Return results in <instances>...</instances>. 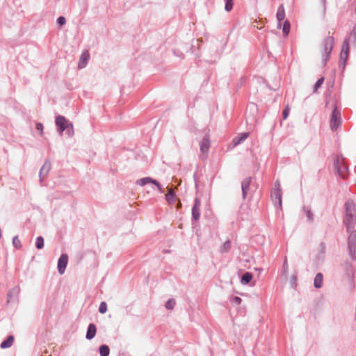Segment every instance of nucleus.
Instances as JSON below:
<instances>
[{
    "mask_svg": "<svg viewBox=\"0 0 356 356\" xmlns=\"http://www.w3.org/2000/svg\"><path fill=\"white\" fill-rule=\"evenodd\" d=\"M175 193L172 188H168V193L165 195V199L168 202H173L175 201Z\"/></svg>",
    "mask_w": 356,
    "mask_h": 356,
    "instance_id": "nucleus-24",
    "label": "nucleus"
},
{
    "mask_svg": "<svg viewBox=\"0 0 356 356\" xmlns=\"http://www.w3.org/2000/svg\"><path fill=\"white\" fill-rule=\"evenodd\" d=\"M284 267H286V268H287L286 261H284Z\"/></svg>",
    "mask_w": 356,
    "mask_h": 356,
    "instance_id": "nucleus-38",
    "label": "nucleus"
},
{
    "mask_svg": "<svg viewBox=\"0 0 356 356\" xmlns=\"http://www.w3.org/2000/svg\"><path fill=\"white\" fill-rule=\"evenodd\" d=\"M51 168V165L49 161H45L42 168H40L39 176L40 182H42L43 180L47 177L49 172Z\"/></svg>",
    "mask_w": 356,
    "mask_h": 356,
    "instance_id": "nucleus-10",
    "label": "nucleus"
},
{
    "mask_svg": "<svg viewBox=\"0 0 356 356\" xmlns=\"http://www.w3.org/2000/svg\"><path fill=\"white\" fill-rule=\"evenodd\" d=\"M282 190L279 181L275 182L274 188L271 192V198L276 206H282Z\"/></svg>",
    "mask_w": 356,
    "mask_h": 356,
    "instance_id": "nucleus-7",
    "label": "nucleus"
},
{
    "mask_svg": "<svg viewBox=\"0 0 356 356\" xmlns=\"http://www.w3.org/2000/svg\"><path fill=\"white\" fill-rule=\"evenodd\" d=\"M231 249L230 241H226L220 248L221 252H227Z\"/></svg>",
    "mask_w": 356,
    "mask_h": 356,
    "instance_id": "nucleus-25",
    "label": "nucleus"
},
{
    "mask_svg": "<svg viewBox=\"0 0 356 356\" xmlns=\"http://www.w3.org/2000/svg\"><path fill=\"white\" fill-rule=\"evenodd\" d=\"M56 124L58 128V131L60 135L63 134V131H66V134L69 137L73 136L74 131L73 124L69 122L64 116L58 115L56 118Z\"/></svg>",
    "mask_w": 356,
    "mask_h": 356,
    "instance_id": "nucleus-2",
    "label": "nucleus"
},
{
    "mask_svg": "<svg viewBox=\"0 0 356 356\" xmlns=\"http://www.w3.org/2000/svg\"><path fill=\"white\" fill-rule=\"evenodd\" d=\"M96 326L94 324L90 323L88 327L86 338L88 340L93 339L96 334Z\"/></svg>",
    "mask_w": 356,
    "mask_h": 356,
    "instance_id": "nucleus-16",
    "label": "nucleus"
},
{
    "mask_svg": "<svg viewBox=\"0 0 356 356\" xmlns=\"http://www.w3.org/2000/svg\"><path fill=\"white\" fill-rule=\"evenodd\" d=\"M149 183H152L153 184H154L160 193L163 192V190L161 184L156 180H154L150 177L142 178L137 181V184L140 186H145V184H149Z\"/></svg>",
    "mask_w": 356,
    "mask_h": 356,
    "instance_id": "nucleus-11",
    "label": "nucleus"
},
{
    "mask_svg": "<svg viewBox=\"0 0 356 356\" xmlns=\"http://www.w3.org/2000/svg\"><path fill=\"white\" fill-rule=\"evenodd\" d=\"M252 273L247 272V273H245L242 275L241 282L243 284H247L252 280Z\"/></svg>",
    "mask_w": 356,
    "mask_h": 356,
    "instance_id": "nucleus-21",
    "label": "nucleus"
},
{
    "mask_svg": "<svg viewBox=\"0 0 356 356\" xmlns=\"http://www.w3.org/2000/svg\"><path fill=\"white\" fill-rule=\"evenodd\" d=\"M285 17V12L283 5H280L277 9V19L279 22L284 20Z\"/></svg>",
    "mask_w": 356,
    "mask_h": 356,
    "instance_id": "nucleus-20",
    "label": "nucleus"
},
{
    "mask_svg": "<svg viewBox=\"0 0 356 356\" xmlns=\"http://www.w3.org/2000/svg\"><path fill=\"white\" fill-rule=\"evenodd\" d=\"M303 211L305 213V215H306V216L307 218L308 221L312 222L313 220H314V216H313V213H312L310 208L308 207H303Z\"/></svg>",
    "mask_w": 356,
    "mask_h": 356,
    "instance_id": "nucleus-23",
    "label": "nucleus"
},
{
    "mask_svg": "<svg viewBox=\"0 0 356 356\" xmlns=\"http://www.w3.org/2000/svg\"><path fill=\"white\" fill-rule=\"evenodd\" d=\"M35 246L38 249L40 250L44 247V238L42 236H38L35 241Z\"/></svg>",
    "mask_w": 356,
    "mask_h": 356,
    "instance_id": "nucleus-26",
    "label": "nucleus"
},
{
    "mask_svg": "<svg viewBox=\"0 0 356 356\" xmlns=\"http://www.w3.org/2000/svg\"><path fill=\"white\" fill-rule=\"evenodd\" d=\"M68 262V256L66 254H62L58 261V271L60 275L65 273Z\"/></svg>",
    "mask_w": 356,
    "mask_h": 356,
    "instance_id": "nucleus-8",
    "label": "nucleus"
},
{
    "mask_svg": "<svg viewBox=\"0 0 356 356\" xmlns=\"http://www.w3.org/2000/svg\"><path fill=\"white\" fill-rule=\"evenodd\" d=\"M90 54L88 51H84L82 52L81 57L79 58V63H78V67L79 69L84 68L89 60Z\"/></svg>",
    "mask_w": 356,
    "mask_h": 356,
    "instance_id": "nucleus-13",
    "label": "nucleus"
},
{
    "mask_svg": "<svg viewBox=\"0 0 356 356\" xmlns=\"http://www.w3.org/2000/svg\"><path fill=\"white\" fill-rule=\"evenodd\" d=\"M109 353H110V349L107 345H102L99 347L100 356H108Z\"/></svg>",
    "mask_w": 356,
    "mask_h": 356,
    "instance_id": "nucleus-22",
    "label": "nucleus"
},
{
    "mask_svg": "<svg viewBox=\"0 0 356 356\" xmlns=\"http://www.w3.org/2000/svg\"><path fill=\"white\" fill-rule=\"evenodd\" d=\"M241 298L238 296H235L232 299V302L237 305H239L241 303Z\"/></svg>",
    "mask_w": 356,
    "mask_h": 356,
    "instance_id": "nucleus-34",
    "label": "nucleus"
},
{
    "mask_svg": "<svg viewBox=\"0 0 356 356\" xmlns=\"http://www.w3.org/2000/svg\"><path fill=\"white\" fill-rule=\"evenodd\" d=\"M176 302L175 299H169L165 303V307L167 309H172L175 306Z\"/></svg>",
    "mask_w": 356,
    "mask_h": 356,
    "instance_id": "nucleus-27",
    "label": "nucleus"
},
{
    "mask_svg": "<svg viewBox=\"0 0 356 356\" xmlns=\"http://www.w3.org/2000/svg\"><path fill=\"white\" fill-rule=\"evenodd\" d=\"M323 274L319 273L315 276L314 280V285L316 289H320L323 285Z\"/></svg>",
    "mask_w": 356,
    "mask_h": 356,
    "instance_id": "nucleus-19",
    "label": "nucleus"
},
{
    "mask_svg": "<svg viewBox=\"0 0 356 356\" xmlns=\"http://www.w3.org/2000/svg\"><path fill=\"white\" fill-rule=\"evenodd\" d=\"M249 136V133H241L238 136L233 138L232 141V147H235L239 144L244 142Z\"/></svg>",
    "mask_w": 356,
    "mask_h": 356,
    "instance_id": "nucleus-12",
    "label": "nucleus"
},
{
    "mask_svg": "<svg viewBox=\"0 0 356 356\" xmlns=\"http://www.w3.org/2000/svg\"><path fill=\"white\" fill-rule=\"evenodd\" d=\"M225 3V9L226 11L229 12L233 8V0H224Z\"/></svg>",
    "mask_w": 356,
    "mask_h": 356,
    "instance_id": "nucleus-28",
    "label": "nucleus"
},
{
    "mask_svg": "<svg viewBox=\"0 0 356 356\" xmlns=\"http://www.w3.org/2000/svg\"><path fill=\"white\" fill-rule=\"evenodd\" d=\"M343 223L349 233V254L352 259H356V207L352 200H348L344 204Z\"/></svg>",
    "mask_w": 356,
    "mask_h": 356,
    "instance_id": "nucleus-1",
    "label": "nucleus"
},
{
    "mask_svg": "<svg viewBox=\"0 0 356 356\" xmlns=\"http://www.w3.org/2000/svg\"><path fill=\"white\" fill-rule=\"evenodd\" d=\"M19 292V289L18 287H14L11 289L8 293V301L15 300V299H17Z\"/></svg>",
    "mask_w": 356,
    "mask_h": 356,
    "instance_id": "nucleus-17",
    "label": "nucleus"
},
{
    "mask_svg": "<svg viewBox=\"0 0 356 356\" xmlns=\"http://www.w3.org/2000/svg\"><path fill=\"white\" fill-rule=\"evenodd\" d=\"M334 44V38L332 36L327 37L323 42V60L325 64L330 58V54H331Z\"/></svg>",
    "mask_w": 356,
    "mask_h": 356,
    "instance_id": "nucleus-5",
    "label": "nucleus"
},
{
    "mask_svg": "<svg viewBox=\"0 0 356 356\" xmlns=\"http://www.w3.org/2000/svg\"><path fill=\"white\" fill-rule=\"evenodd\" d=\"M334 165L338 175L343 179H346L348 175V166L342 156L337 155L334 159Z\"/></svg>",
    "mask_w": 356,
    "mask_h": 356,
    "instance_id": "nucleus-3",
    "label": "nucleus"
},
{
    "mask_svg": "<svg viewBox=\"0 0 356 356\" xmlns=\"http://www.w3.org/2000/svg\"><path fill=\"white\" fill-rule=\"evenodd\" d=\"M107 311V305L105 302H102L99 307V312L101 314H104Z\"/></svg>",
    "mask_w": 356,
    "mask_h": 356,
    "instance_id": "nucleus-32",
    "label": "nucleus"
},
{
    "mask_svg": "<svg viewBox=\"0 0 356 356\" xmlns=\"http://www.w3.org/2000/svg\"><path fill=\"white\" fill-rule=\"evenodd\" d=\"M341 124V111L335 106L331 115L330 126L332 131H337Z\"/></svg>",
    "mask_w": 356,
    "mask_h": 356,
    "instance_id": "nucleus-6",
    "label": "nucleus"
},
{
    "mask_svg": "<svg viewBox=\"0 0 356 356\" xmlns=\"http://www.w3.org/2000/svg\"><path fill=\"white\" fill-rule=\"evenodd\" d=\"M14 342V337L12 335H10L8 337V338L1 342L0 347L2 349L8 348L12 346Z\"/></svg>",
    "mask_w": 356,
    "mask_h": 356,
    "instance_id": "nucleus-18",
    "label": "nucleus"
},
{
    "mask_svg": "<svg viewBox=\"0 0 356 356\" xmlns=\"http://www.w3.org/2000/svg\"><path fill=\"white\" fill-rule=\"evenodd\" d=\"M201 201L199 198L195 199L194 205L192 208V217L195 220H198L200 217Z\"/></svg>",
    "mask_w": 356,
    "mask_h": 356,
    "instance_id": "nucleus-9",
    "label": "nucleus"
},
{
    "mask_svg": "<svg viewBox=\"0 0 356 356\" xmlns=\"http://www.w3.org/2000/svg\"><path fill=\"white\" fill-rule=\"evenodd\" d=\"M355 38H356V25L355 26L352 33L350 34L348 38L346 39L343 41V43L342 45V49H341V55H340V60H341V61H343V65L345 64L346 60L348 56V51H349L348 42H349V41H350L352 40V38L355 39Z\"/></svg>",
    "mask_w": 356,
    "mask_h": 356,
    "instance_id": "nucleus-4",
    "label": "nucleus"
},
{
    "mask_svg": "<svg viewBox=\"0 0 356 356\" xmlns=\"http://www.w3.org/2000/svg\"><path fill=\"white\" fill-rule=\"evenodd\" d=\"M323 81H324V78L321 77L316 82V83L314 86V92L317 91V90L322 86V84L323 83Z\"/></svg>",
    "mask_w": 356,
    "mask_h": 356,
    "instance_id": "nucleus-31",
    "label": "nucleus"
},
{
    "mask_svg": "<svg viewBox=\"0 0 356 356\" xmlns=\"http://www.w3.org/2000/svg\"><path fill=\"white\" fill-rule=\"evenodd\" d=\"M291 281H292V284H295L296 283V275H293L292 276Z\"/></svg>",
    "mask_w": 356,
    "mask_h": 356,
    "instance_id": "nucleus-37",
    "label": "nucleus"
},
{
    "mask_svg": "<svg viewBox=\"0 0 356 356\" xmlns=\"http://www.w3.org/2000/svg\"><path fill=\"white\" fill-rule=\"evenodd\" d=\"M290 31V24L288 21L284 22L283 25V33L284 35H287Z\"/></svg>",
    "mask_w": 356,
    "mask_h": 356,
    "instance_id": "nucleus-29",
    "label": "nucleus"
},
{
    "mask_svg": "<svg viewBox=\"0 0 356 356\" xmlns=\"http://www.w3.org/2000/svg\"><path fill=\"white\" fill-rule=\"evenodd\" d=\"M289 111H290V108H289V106L287 105L285 106L284 109L283 110V112H282V115H283V119L284 120H286L288 116H289Z\"/></svg>",
    "mask_w": 356,
    "mask_h": 356,
    "instance_id": "nucleus-33",
    "label": "nucleus"
},
{
    "mask_svg": "<svg viewBox=\"0 0 356 356\" xmlns=\"http://www.w3.org/2000/svg\"><path fill=\"white\" fill-rule=\"evenodd\" d=\"M210 147V140L208 136H204L200 142V151L202 154H207Z\"/></svg>",
    "mask_w": 356,
    "mask_h": 356,
    "instance_id": "nucleus-14",
    "label": "nucleus"
},
{
    "mask_svg": "<svg viewBox=\"0 0 356 356\" xmlns=\"http://www.w3.org/2000/svg\"><path fill=\"white\" fill-rule=\"evenodd\" d=\"M251 177H247L245 178L241 184V189H242V194H243V198L245 199L248 193V190L250 188V185L251 183Z\"/></svg>",
    "mask_w": 356,
    "mask_h": 356,
    "instance_id": "nucleus-15",
    "label": "nucleus"
},
{
    "mask_svg": "<svg viewBox=\"0 0 356 356\" xmlns=\"http://www.w3.org/2000/svg\"><path fill=\"white\" fill-rule=\"evenodd\" d=\"M35 129L40 132L41 134H42L43 131V125L42 124L38 122L35 125Z\"/></svg>",
    "mask_w": 356,
    "mask_h": 356,
    "instance_id": "nucleus-36",
    "label": "nucleus"
},
{
    "mask_svg": "<svg viewBox=\"0 0 356 356\" xmlns=\"http://www.w3.org/2000/svg\"><path fill=\"white\" fill-rule=\"evenodd\" d=\"M57 23L60 25V26H63L64 25L65 23H66V19L63 16H60L59 17L58 19H57Z\"/></svg>",
    "mask_w": 356,
    "mask_h": 356,
    "instance_id": "nucleus-35",
    "label": "nucleus"
},
{
    "mask_svg": "<svg viewBox=\"0 0 356 356\" xmlns=\"http://www.w3.org/2000/svg\"><path fill=\"white\" fill-rule=\"evenodd\" d=\"M13 244L14 247H15L17 249H19L22 247L21 241L19 239L18 236H15L13 238Z\"/></svg>",
    "mask_w": 356,
    "mask_h": 356,
    "instance_id": "nucleus-30",
    "label": "nucleus"
}]
</instances>
